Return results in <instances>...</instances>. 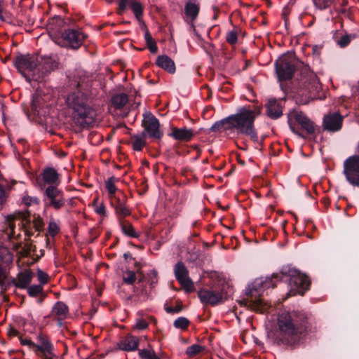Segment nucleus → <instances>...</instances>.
<instances>
[{"mask_svg":"<svg viewBox=\"0 0 359 359\" xmlns=\"http://www.w3.org/2000/svg\"><path fill=\"white\" fill-rule=\"evenodd\" d=\"M284 100L270 98L265 103L266 115L271 119H278L283 116Z\"/></svg>","mask_w":359,"mask_h":359,"instance_id":"nucleus-19","label":"nucleus"},{"mask_svg":"<svg viewBox=\"0 0 359 359\" xmlns=\"http://www.w3.org/2000/svg\"><path fill=\"white\" fill-rule=\"evenodd\" d=\"M226 40L230 45H235L238 41V33L235 30L227 32Z\"/></svg>","mask_w":359,"mask_h":359,"instance_id":"nucleus-43","label":"nucleus"},{"mask_svg":"<svg viewBox=\"0 0 359 359\" xmlns=\"http://www.w3.org/2000/svg\"><path fill=\"white\" fill-rule=\"evenodd\" d=\"M0 20L3 22L6 21L4 17L2 15V13H0Z\"/></svg>","mask_w":359,"mask_h":359,"instance_id":"nucleus-63","label":"nucleus"},{"mask_svg":"<svg viewBox=\"0 0 359 359\" xmlns=\"http://www.w3.org/2000/svg\"><path fill=\"white\" fill-rule=\"evenodd\" d=\"M275 68L278 81L280 82V86L281 89L284 90L282 82L290 80L297 67L295 65L294 62L290 60L286 57H282L276 61Z\"/></svg>","mask_w":359,"mask_h":359,"instance_id":"nucleus-12","label":"nucleus"},{"mask_svg":"<svg viewBox=\"0 0 359 359\" xmlns=\"http://www.w3.org/2000/svg\"><path fill=\"white\" fill-rule=\"evenodd\" d=\"M300 83L305 89V93L303 92L302 95L305 94L308 99L313 100L319 88V82L317 76L307 65H304L301 70Z\"/></svg>","mask_w":359,"mask_h":359,"instance_id":"nucleus-9","label":"nucleus"},{"mask_svg":"<svg viewBox=\"0 0 359 359\" xmlns=\"http://www.w3.org/2000/svg\"><path fill=\"white\" fill-rule=\"evenodd\" d=\"M135 267L137 270V273L139 274V275H142V271H141V269L142 267V265L140 264V262H135Z\"/></svg>","mask_w":359,"mask_h":359,"instance_id":"nucleus-56","label":"nucleus"},{"mask_svg":"<svg viewBox=\"0 0 359 359\" xmlns=\"http://www.w3.org/2000/svg\"><path fill=\"white\" fill-rule=\"evenodd\" d=\"M353 37L354 36H352L351 34L344 35L337 41V44L341 48H345L350 43Z\"/></svg>","mask_w":359,"mask_h":359,"instance_id":"nucleus-44","label":"nucleus"},{"mask_svg":"<svg viewBox=\"0 0 359 359\" xmlns=\"http://www.w3.org/2000/svg\"><path fill=\"white\" fill-rule=\"evenodd\" d=\"M11 286V283L6 281V278L0 280L1 294H4Z\"/></svg>","mask_w":359,"mask_h":359,"instance_id":"nucleus-50","label":"nucleus"},{"mask_svg":"<svg viewBox=\"0 0 359 359\" xmlns=\"http://www.w3.org/2000/svg\"><path fill=\"white\" fill-rule=\"evenodd\" d=\"M344 117L339 112L325 114L323 120V130L334 133L341 130Z\"/></svg>","mask_w":359,"mask_h":359,"instance_id":"nucleus-18","label":"nucleus"},{"mask_svg":"<svg viewBox=\"0 0 359 359\" xmlns=\"http://www.w3.org/2000/svg\"><path fill=\"white\" fill-rule=\"evenodd\" d=\"M344 175L353 187H359V156L353 155L344 162Z\"/></svg>","mask_w":359,"mask_h":359,"instance_id":"nucleus-13","label":"nucleus"},{"mask_svg":"<svg viewBox=\"0 0 359 359\" xmlns=\"http://www.w3.org/2000/svg\"><path fill=\"white\" fill-rule=\"evenodd\" d=\"M164 309L168 313H178L182 311V305L180 304L177 305L175 307L167 306L166 305H165Z\"/></svg>","mask_w":359,"mask_h":359,"instance_id":"nucleus-49","label":"nucleus"},{"mask_svg":"<svg viewBox=\"0 0 359 359\" xmlns=\"http://www.w3.org/2000/svg\"><path fill=\"white\" fill-rule=\"evenodd\" d=\"M143 116L142 125L144 128V132H147L150 138L161 140L163 136V132L160 129L158 119L150 111L144 113Z\"/></svg>","mask_w":359,"mask_h":359,"instance_id":"nucleus-14","label":"nucleus"},{"mask_svg":"<svg viewBox=\"0 0 359 359\" xmlns=\"http://www.w3.org/2000/svg\"><path fill=\"white\" fill-rule=\"evenodd\" d=\"M294 122L298 123L301 128L313 139L316 137V133H319L321 131L320 127L316 126L302 111L293 109L287 114V123L292 132L302 138L306 137L300 131L299 128L296 126Z\"/></svg>","mask_w":359,"mask_h":359,"instance_id":"nucleus-6","label":"nucleus"},{"mask_svg":"<svg viewBox=\"0 0 359 359\" xmlns=\"http://www.w3.org/2000/svg\"><path fill=\"white\" fill-rule=\"evenodd\" d=\"M38 280L40 282V285H43L48 283V276L41 270L39 269L37 271Z\"/></svg>","mask_w":359,"mask_h":359,"instance_id":"nucleus-47","label":"nucleus"},{"mask_svg":"<svg viewBox=\"0 0 359 359\" xmlns=\"http://www.w3.org/2000/svg\"><path fill=\"white\" fill-rule=\"evenodd\" d=\"M140 277L139 278V283H142L143 281V279H144V276H143V273H142V275H139Z\"/></svg>","mask_w":359,"mask_h":359,"instance_id":"nucleus-62","label":"nucleus"},{"mask_svg":"<svg viewBox=\"0 0 359 359\" xmlns=\"http://www.w3.org/2000/svg\"><path fill=\"white\" fill-rule=\"evenodd\" d=\"M321 203L325 205V207H327L330 205V199L327 197H323L321 198Z\"/></svg>","mask_w":359,"mask_h":359,"instance_id":"nucleus-58","label":"nucleus"},{"mask_svg":"<svg viewBox=\"0 0 359 359\" xmlns=\"http://www.w3.org/2000/svg\"><path fill=\"white\" fill-rule=\"evenodd\" d=\"M156 64L158 67L170 74L175 72L176 67L174 61L166 55H158L156 58Z\"/></svg>","mask_w":359,"mask_h":359,"instance_id":"nucleus-23","label":"nucleus"},{"mask_svg":"<svg viewBox=\"0 0 359 359\" xmlns=\"http://www.w3.org/2000/svg\"><path fill=\"white\" fill-rule=\"evenodd\" d=\"M22 202L27 205H30L31 204H38L39 203V200L36 197L25 196L22 198Z\"/></svg>","mask_w":359,"mask_h":359,"instance_id":"nucleus-48","label":"nucleus"},{"mask_svg":"<svg viewBox=\"0 0 359 359\" xmlns=\"http://www.w3.org/2000/svg\"><path fill=\"white\" fill-rule=\"evenodd\" d=\"M70 92L67 95V106L72 111V127L76 133L93 126L96 111L91 106L89 94L79 81H70Z\"/></svg>","mask_w":359,"mask_h":359,"instance_id":"nucleus-2","label":"nucleus"},{"mask_svg":"<svg viewBox=\"0 0 359 359\" xmlns=\"http://www.w3.org/2000/svg\"><path fill=\"white\" fill-rule=\"evenodd\" d=\"M231 118L230 116L220 120L218 121H216L210 128V132H219L222 130H232V128H229V127L231 126Z\"/></svg>","mask_w":359,"mask_h":359,"instance_id":"nucleus-28","label":"nucleus"},{"mask_svg":"<svg viewBox=\"0 0 359 359\" xmlns=\"http://www.w3.org/2000/svg\"><path fill=\"white\" fill-rule=\"evenodd\" d=\"M19 334L18 331L13 327H9L8 330V334L9 336H18Z\"/></svg>","mask_w":359,"mask_h":359,"instance_id":"nucleus-55","label":"nucleus"},{"mask_svg":"<svg viewBox=\"0 0 359 359\" xmlns=\"http://www.w3.org/2000/svg\"><path fill=\"white\" fill-rule=\"evenodd\" d=\"M137 279L136 273L133 271L127 270L123 276V280L128 285H133Z\"/></svg>","mask_w":359,"mask_h":359,"instance_id":"nucleus-41","label":"nucleus"},{"mask_svg":"<svg viewBox=\"0 0 359 359\" xmlns=\"http://www.w3.org/2000/svg\"><path fill=\"white\" fill-rule=\"evenodd\" d=\"M148 323L144 319H140L137 320L135 325V327L138 330H142L148 327Z\"/></svg>","mask_w":359,"mask_h":359,"instance_id":"nucleus-53","label":"nucleus"},{"mask_svg":"<svg viewBox=\"0 0 359 359\" xmlns=\"http://www.w3.org/2000/svg\"><path fill=\"white\" fill-rule=\"evenodd\" d=\"M115 212L118 217V220L120 219H123V217L129 216L131 213L129 208L126 206V203L123 204H119V206H117L115 208Z\"/></svg>","mask_w":359,"mask_h":359,"instance_id":"nucleus-35","label":"nucleus"},{"mask_svg":"<svg viewBox=\"0 0 359 359\" xmlns=\"http://www.w3.org/2000/svg\"><path fill=\"white\" fill-rule=\"evenodd\" d=\"M15 217L13 215H7L6 217V222L8 226L6 229V233L8 235V237L11 238V235L14 233L15 224L14 223Z\"/></svg>","mask_w":359,"mask_h":359,"instance_id":"nucleus-40","label":"nucleus"},{"mask_svg":"<svg viewBox=\"0 0 359 359\" xmlns=\"http://www.w3.org/2000/svg\"><path fill=\"white\" fill-rule=\"evenodd\" d=\"M139 344L138 337L128 334L117 343V348L127 352L135 351L137 350Z\"/></svg>","mask_w":359,"mask_h":359,"instance_id":"nucleus-22","label":"nucleus"},{"mask_svg":"<svg viewBox=\"0 0 359 359\" xmlns=\"http://www.w3.org/2000/svg\"><path fill=\"white\" fill-rule=\"evenodd\" d=\"M43 287L41 285H32L27 288V293L29 297H36L39 294H42Z\"/></svg>","mask_w":359,"mask_h":359,"instance_id":"nucleus-39","label":"nucleus"},{"mask_svg":"<svg viewBox=\"0 0 359 359\" xmlns=\"http://www.w3.org/2000/svg\"><path fill=\"white\" fill-rule=\"evenodd\" d=\"M127 6L131 8L137 19L140 20L142 18L144 8L140 2H137L134 0H118L117 13L122 15Z\"/></svg>","mask_w":359,"mask_h":359,"instance_id":"nucleus-20","label":"nucleus"},{"mask_svg":"<svg viewBox=\"0 0 359 359\" xmlns=\"http://www.w3.org/2000/svg\"><path fill=\"white\" fill-rule=\"evenodd\" d=\"M8 283H11V285H15L17 287L18 280H16L15 278H12L11 281H8Z\"/></svg>","mask_w":359,"mask_h":359,"instance_id":"nucleus-60","label":"nucleus"},{"mask_svg":"<svg viewBox=\"0 0 359 359\" xmlns=\"http://www.w3.org/2000/svg\"><path fill=\"white\" fill-rule=\"evenodd\" d=\"M45 297H46V295L43 294V293L41 294V297L37 299V302L39 304H42L44 300Z\"/></svg>","mask_w":359,"mask_h":359,"instance_id":"nucleus-59","label":"nucleus"},{"mask_svg":"<svg viewBox=\"0 0 359 359\" xmlns=\"http://www.w3.org/2000/svg\"><path fill=\"white\" fill-rule=\"evenodd\" d=\"M42 177L44 184L48 185H56L59 184V175L57 171L53 168H46L42 172Z\"/></svg>","mask_w":359,"mask_h":359,"instance_id":"nucleus-25","label":"nucleus"},{"mask_svg":"<svg viewBox=\"0 0 359 359\" xmlns=\"http://www.w3.org/2000/svg\"><path fill=\"white\" fill-rule=\"evenodd\" d=\"M146 134L144 132H142L141 135H134L131 136V139L133 140L132 147L135 151H140L142 150L146 144L144 140Z\"/></svg>","mask_w":359,"mask_h":359,"instance_id":"nucleus-31","label":"nucleus"},{"mask_svg":"<svg viewBox=\"0 0 359 359\" xmlns=\"http://www.w3.org/2000/svg\"><path fill=\"white\" fill-rule=\"evenodd\" d=\"M123 257L126 260H127L128 258H132L131 254L130 252H126L123 254Z\"/></svg>","mask_w":359,"mask_h":359,"instance_id":"nucleus-61","label":"nucleus"},{"mask_svg":"<svg viewBox=\"0 0 359 359\" xmlns=\"http://www.w3.org/2000/svg\"><path fill=\"white\" fill-rule=\"evenodd\" d=\"M277 281L288 283L291 290L301 295H304L311 285V280L306 275L296 269L283 267L280 272L273 273L271 277H266L265 280L257 279L252 283L248 293L251 298L249 301V307L254 311L264 312L266 304L264 299L259 297L260 292L262 289L275 287Z\"/></svg>","mask_w":359,"mask_h":359,"instance_id":"nucleus-1","label":"nucleus"},{"mask_svg":"<svg viewBox=\"0 0 359 359\" xmlns=\"http://www.w3.org/2000/svg\"><path fill=\"white\" fill-rule=\"evenodd\" d=\"M2 278H7V274L6 271L4 269V268L0 264V280Z\"/></svg>","mask_w":359,"mask_h":359,"instance_id":"nucleus-57","label":"nucleus"},{"mask_svg":"<svg viewBox=\"0 0 359 359\" xmlns=\"http://www.w3.org/2000/svg\"><path fill=\"white\" fill-rule=\"evenodd\" d=\"M313 2L320 10H325L331 5L332 0H313Z\"/></svg>","mask_w":359,"mask_h":359,"instance_id":"nucleus-42","label":"nucleus"},{"mask_svg":"<svg viewBox=\"0 0 359 359\" xmlns=\"http://www.w3.org/2000/svg\"><path fill=\"white\" fill-rule=\"evenodd\" d=\"M8 194L4 186L0 184V206L2 207L6 203Z\"/></svg>","mask_w":359,"mask_h":359,"instance_id":"nucleus-46","label":"nucleus"},{"mask_svg":"<svg viewBox=\"0 0 359 359\" xmlns=\"http://www.w3.org/2000/svg\"><path fill=\"white\" fill-rule=\"evenodd\" d=\"M128 102V96L124 93L114 94L111 97V104L116 109L123 108Z\"/></svg>","mask_w":359,"mask_h":359,"instance_id":"nucleus-26","label":"nucleus"},{"mask_svg":"<svg viewBox=\"0 0 359 359\" xmlns=\"http://www.w3.org/2000/svg\"><path fill=\"white\" fill-rule=\"evenodd\" d=\"M32 273L30 271H25L20 272L18 275V285L17 287L25 289L32 282Z\"/></svg>","mask_w":359,"mask_h":359,"instance_id":"nucleus-27","label":"nucleus"},{"mask_svg":"<svg viewBox=\"0 0 359 359\" xmlns=\"http://www.w3.org/2000/svg\"><path fill=\"white\" fill-rule=\"evenodd\" d=\"M280 332L275 335L277 345L296 346L308 334V320L300 311L283 312L278 317Z\"/></svg>","mask_w":359,"mask_h":359,"instance_id":"nucleus-3","label":"nucleus"},{"mask_svg":"<svg viewBox=\"0 0 359 359\" xmlns=\"http://www.w3.org/2000/svg\"><path fill=\"white\" fill-rule=\"evenodd\" d=\"M262 106L248 105L243 106L237 109V112L230 115L231 126L229 128L236 130L238 135H243L250 137L255 143L259 142L257 130L255 127V121L262 112Z\"/></svg>","mask_w":359,"mask_h":359,"instance_id":"nucleus-4","label":"nucleus"},{"mask_svg":"<svg viewBox=\"0 0 359 359\" xmlns=\"http://www.w3.org/2000/svg\"><path fill=\"white\" fill-rule=\"evenodd\" d=\"M60 231V228L58 225L54 222H50L48 224V233L50 236L54 237L56 234H57Z\"/></svg>","mask_w":359,"mask_h":359,"instance_id":"nucleus-45","label":"nucleus"},{"mask_svg":"<svg viewBox=\"0 0 359 359\" xmlns=\"http://www.w3.org/2000/svg\"><path fill=\"white\" fill-rule=\"evenodd\" d=\"M52 313L56 316L57 321H63L69 315V307L63 302H57L52 309Z\"/></svg>","mask_w":359,"mask_h":359,"instance_id":"nucleus-24","label":"nucleus"},{"mask_svg":"<svg viewBox=\"0 0 359 359\" xmlns=\"http://www.w3.org/2000/svg\"><path fill=\"white\" fill-rule=\"evenodd\" d=\"M95 212L98 215L105 216L106 215V210L105 206L103 203L100 204L95 208Z\"/></svg>","mask_w":359,"mask_h":359,"instance_id":"nucleus-54","label":"nucleus"},{"mask_svg":"<svg viewBox=\"0 0 359 359\" xmlns=\"http://www.w3.org/2000/svg\"><path fill=\"white\" fill-rule=\"evenodd\" d=\"M356 153H357V156H359V142H358V146H357V148H356Z\"/></svg>","mask_w":359,"mask_h":359,"instance_id":"nucleus-64","label":"nucleus"},{"mask_svg":"<svg viewBox=\"0 0 359 359\" xmlns=\"http://www.w3.org/2000/svg\"><path fill=\"white\" fill-rule=\"evenodd\" d=\"M200 7L198 5L188 1L184 6V12L186 15L191 19V21L195 20L199 13Z\"/></svg>","mask_w":359,"mask_h":359,"instance_id":"nucleus-29","label":"nucleus"},{"mask_svg":"<svg viewBox=\"0 0 359 359\" xmlns=\"http://www.w3.org/2000/svg\"><path fill=\"white\" fill-rule=\"evenodd\" d=\"M116 181H117V179L112 176L105 182V187L108 191L109 196H114V194H116V191L117 190L116 187L115 186Z\"/></svg>","mask_w":359,"mask_h":359,"instance_id":"nucleus-36","label":"nucleus"},{"mask_svg":"<svg viewBox=\"0 0 359 359\" xmlns=\"http://www.w3.org/2000/svg\"><path fill=\"white\" fill-rule=\"evenodd\" d=\"M33 226L36 231L40 232L43 230V222L40 217L34 218L33 221Z\"/></svg>","mask_w":359,"mask_h":359,"instance_id":"nucleus-51","label":"nucleus"},{"mask_svg":"<svg viewBox=\"0 0 359 359\" xmlns=\"http://www.w3.org/2000/svg\"><path fill=\"white\" fill-rule=\"evenodd\" d=\"M39 62V56L33 55L19 54L13 59L15 67L20 72L28 71L36 76V62Z\"/></svg>","mask_w":359,"mask_h":359,"instance_id":"nucleus-15","label":"nucleus"},{"mask_svg":"<svg viewBox=\"0 0 359 359\" xmlns=\"http://www.w3.org/2000/svg\"><path fill=\"white\" fill-rule=\"evenodd\" d=\"M65 22L60 17L53 19L50 27L52 40L61 47L78 49L82 46L87 35L81 30L63 28Z\"/></svg>","mask_w":359,"mask_h":359,"instance_id":"nucleus-5","label":"nucleus"},{"mask_svg":"<svg viewBox=\"0 0 359 359\" xmlns=\"http://www.w3.org/2000/svg\"><path fill=\"white\" fill-rule=\"evenodd\" d=\"M32 114L40 124H49L52 121L54 109L42 97H34L32 102Z\"/></svg>","mask_w":359,"mask_h":359,"instance_id":"nucleus-8","label":"nucleus"},{"mask_svg":"<svg viewBox=\"0 0 359 359\" xmlns=\"http://www.w3.org/2000/svg\"><path fill=\"white\" fill-rule=\"evenodd\" d=\"M57 67V62L52 57H39V62H36V76H34V79L36 81L43 79Z\"/></svg>","mask_w":359,"mask_h":359,"instance_id":"nucleus-16","label":"nucleus"},{"mask_svg":"<svg viewBox=\"0 0 359 359\" xmlns=\"http://www.w3.org/2000/svg\"><path fill=\"white\" fill-rule=\"evenodd\" d=\"M144 39L147 43V48L151 53H156L158 51V47L156 41L152 38L151 34L148 30L144 34Z\"/></svg>","mask_w":359,"mask_h":359,"instance_id":"nucleus-32","label":"nucleus"},{"mask_svg":"<svg viewBox=\"0 0 359 359\" xmlns=\"http://www.w3.org/2000/svg\"><path fill=\"white\" fill-rule=\"evenodd\" d=\"M229 287V285L224 281H217L209 288L200 290L198 297L203 304L215 306L227 299Z\"/></svg>","mask_w":359,"mask_h":359,"instance_id":"nucleus-7","label":"nucleus"},{"mask_svg":"<svg viewBox=\"0 0 359 359\" xmlns=\"http://www.w3.org/2000/svg\"><path fill=\"white\" fill-rule=\"evenodd\" d=\"M175 276L177 280L188 292L194 290V283L189 276V271L185 264L180 261L174 266Z\"/></svg>","mask_w":359,"mask_h":359,"instance_id":"nucleus-17","label":"nucleus"},{"mask_svg":"<svg viewBox=\"0 0 359 359\" xmlns=\"http://www.w3.org/2000/svg\"><path fill=\"white\" fill-rule=\"evenodd\" d=\"M111 205L114 209L119 206V204H123L126 203V196L123 193L120 192L118 195L114 194V196H109Z\"/></svg>","mask_w":359,"mask_h":359,"instance_id":"nucleus-33","label":"nucleus"},{"mask_svg":"<svg viewBox=\"0 0 359 359\" xmlns=\"http://www.w3.org/2000/svg\"><path fill=\"white\" fill-rule=\"evenodd\" d=\"M43 203L46 207H51L55 210L62 208L66 203L64 193L56 185H43Z\"/></svg>","mask_w":359,"mask_h":359,"instance_id":"nucleus-10","label":"nucleus"},{"mask_svg":"<svg viewBox=\"0 0 359 359\" xmlns=\"http://www.w3.org/2000/svg\"><path fill=\"white\" fill-rule=\"evenodd\" d=\"M33 351L39 359H59V357L54 353L53 344L46 335L41 332L37 335Z\"/></svg>","mask_w":359,"mask_h":359,"instance_id":"nucleus-11","label":"nucleus"},{"mask_svg":"<svg viewBox=\"0 0 359 359\" xmlns=\"http://www.w3.org/2000/svg\"><path fill=\"white\" fill-rule=\"evenodd\" d=\"M139 356L141 359H161L153 350H139Z\"/></svg>","mask_w":359,"mask_h":359,"instance_id":"nucleus-38","label":"nucleus"},{"mask_svg":"<svg viewBox=\"0 0 359 359\" xmlns=\"http://www.w3.org/2000/svg\"><path fill=\"white\" fill-rule=\"evenodd\" d=\"M205 348L204 346H202L199 344H193L189 347H187L186 350V354L190 357H194L199 354L200 353L203 352L204 351Z\"/></svg>","mask_w":359,"mask_h":359,"instance_id":"nucleus-34","label":"nucleus"},{"mask_svg":"<svg viewBox=\"0 0 359 359\" xmlns=\"http://www.w3.org/2000/svg\"><path fill=\"white\" fill-rule=\"evenodd\" d=\"M20 344L23 346H27L31 350L34 351V347L35 342L32 341L29 339H23L22 337H20Z\"/></svg>","mask_w":359,"mask_h":359,"instance_id":"nucleus-52","label":"nucleus"},{"mask_svg":"<svg viewBox=\"0 0 359 359\" xmlns=\"http://www.w3.org/2000/svg\"><path fill=\"white\" fill-rule=\"evenodd\" d=\"M168 135L175 140L188 142L194 137L195 133L192 129L186 127H172L171 128V133H169Z\"/></svg>","mask_w":359,"mask_h":359,"instance_id":"nucleus-21","label":"nucleus"},{"mask_svg":"<svg viewBox=\"0 0 359 359\" xmlns=\"http://www.w3.org/2000/svg\"><path fill=\"white\" fill-rule=\"evenodd\" d=\"M190 321L185 317H179L173 323V326L177 329L185 330L188 328Z\"/></svg>","mask_w":359,"mask_h":359,"instance_id":"nucleus-37","label":"nucleus"},{"mask_svg":"<svg viewBox=\"0 0 359 359\" xmlns=\"http://www.w3.org/2000/svg\"><path fill=\"white\" fill-rule=\"evenodd\" d=\"M119 224L121 228V231L127 236L132 238H137L139 234L135 231L133 225L130 222L123 219H119Z\"/></svg>","mask_w":359,"mask_h":359,"instance_id":"nucleus-30","label":"nucleus"}]
</instances>
